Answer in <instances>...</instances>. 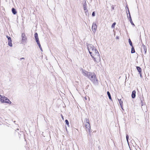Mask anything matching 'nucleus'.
Instances as JSON below:
<instances>
[{
	"mask_svg": "<svg viewBox=\"0 0 150 150\" xmlns=\"http://www.w3.org/2000/svg\"><path fill=\"white\" fill-rule=\"evenodd\" d=\"M92 54L93 56L92 57L95 62H99L100 61V56L99 52L96 48H95L92 52Z\"/></svg>",
	"mask_w": 150,
	"mask_h": 150,
	"instance_id": "obj_1",
	"label": "nucleus"
},
{
	"mask_svg": "<svg viewBox=\"0 0 150 150\" xmlns=\"http://www.w3.org/2000/svg\"><path fill=\"white\" fill-rule=\"evenodd\" d=\"M89 76L88 77L93 83H96L97 82V80L96 79L95 74L94 73H90L89 75Z\"/></svg>",
	"mask_w": 150,
	"mask_h": 150,
	"instance_id": "obj_2",
	"label": "nucleus"
},
{
	"mask_svg": "<svg viewBox=\"0 0 150 150\" xmlns=\"http://www.w3.org/2000/svg\"><path fill=\"white\" fill-rule=\"evenodd\" d=\"M0 101L1 103H5L8 104H11V102L6 97L2 96L0 95Z\"/></svg>",
	"mask_w": 150,
	"mask_h": 150,
	"instance_id": "obj_3",
	"label": "nucleus"
},
{
	"mask_svg": "<svg viewBox=\"0 0 150 150\" xmlns=\"http://www.w3.org/2000/svg\"><path fill=\"white\" fill-rule=\"evenodd\" d=\"M87 48L89 54L92 57H93V56L92 54V52L95 48L93 45L91 44H88L87 45Z\"/></svg>",
	"mask_w": 150,
	"mask_h": 150,
	"instance_id": "obj_4",
	"label": "nucleus"
},
{
	"mask_svg": "<svg viewBox=\"0 0 150 150\" xmlns=\"http://www.w3.org/2000/svg\"><path fill=\"white\" fill-rule=\"evenodd\" d=\"M85 120L86 121V122L85 123V126L87 129L86 131L87 132L88 131L89 132H90L91 127L90 126L89 120L87 118H85Z\"/></svg>",
	"mask_w": 150,
	"mask_h": 150,
	"instance_id": "obj_5",
	"label": "nucleus"
},
{
	"mask_svg": "<svg viewBox=\"0 0 150 150\" xmlns=\"http://www.w3.org/2000/svg\"><path fill=\"white\" fill-rule=\"evenodd\" d=\"M27 38L25 34L24 33H22L21 35V43H24L26 42Z\"/></svg>",
	"mask_w": 150,
	"mask_h": 150,
	"instance_id": "obj_6",
	"label": "nucleus"
},
{
	"mask_svg": "<svg viewBox=\"0 0 150 150\" xmlns=\"http://www.w3.org/2000/svg\"><path fill=\"white\" fill-rule=\"evenodd\" d=\"M141 51L142 53L145 54L146 52V48L145 46L143 44L141 47Z\"/></svg>",
	"mask_w": 150,
	"mask_h": 150,
	"instance_id": "obj_7",
	"label": "nucleus"
},
{
	"mask_svg": "<svg viewBox=\"0 0 150 150\" xmlns=\"http://www.w3.org/2000/svg\"><path fill=\"white\" fill-rule=\"evenodd\" d=\"M6 37L8 40V45L10 47H12V40L11 37L8 36H6Z\"/></svg>",
	"mask_w": 150,
	"mask_h": 150,
	"instance_id": "obj_8",
	"label": "nucleus"
},
{
	"mask_svg": "<svg viewBox=\"0 0 150 150\" xmlns=\"http://www.w3.org/2000/svg\"><path fill=\"white\" fill-rule=\"evenodd\" d=\"M97 26L96 25V23H93V24L92 27V29L93 31V32L94 33L95 32H96V30L97 29Z\"/></svg>",
	"mask_w": 150,
	"mask_h": 150,
	"instance_id": "obj_9",
	"label": "nucleus"
},
{
	"mask_svg": "<svg viewBox=\"0 0 150 150\" xmlns=\"http://www.w3.org/2000/svg\"><path fill=\"white\" fill-rule=\"evenodd\" d=\"M90 73L91 72H88L84 70H83L82 71L83 74L85 76H87V77H88V76H89V75L90 74Z\"/></svg>",
	"mask_w": 150,
	"mask_h": 150,
	"instance_id": "obj_10",
	"label": "nucleus"
},
{
	"mask_svg": "<svg viewBox=\"0 0 150 150\" xmlns=\"http://www.w3.org/2000/svg\"><path fill=\"white\" fill-rule=\"evenodd\" d=\"M83 7L85 12L86 13L88 11L87 9L86 8V1L85 0H84V4H83Z\"/></svg>",
	"mask_w": 150,
	"mask_h": 150,
	"instance_id": "obj_11",
	"label": "nucleus"
},
{
	"mask_svg": "<svg viewBox=\"0 0 150 150\" xmlns=\"http://www.w3.org/2000/svg\"><path fill=\"white\" fill-rule=\"evenodd\" d=\"M35 38L36 42L39 41L38 37V35L37 33H35Z\"/></svg>",
	"mask_w": 150,
	"mask_h": 150,
	"instance_id": "obj_12",
	"label": "nucleus"
},
{
	"mask_svg": "<svg viewBox=\"0 0 150 150\" xmlns=\"http://www.w3.org/2000/svg\"><path fill=\"white\" fill-rule=\"evenodd\" d=\"M136 91L135 90L133 91L132 92V97L133 98H134L136 97Z\"/></svg>",
	"mask_w": 150,
	"mask_h": 150,
	"instance_id": "obj_13",
	"label": "nucleus"
},
{
	"mask_svg": "<svg viewBox=\"0 0 150 150\" xmlns=\"http://www.w3.org/2000/svg\"><path fill=\"white\" fill-rule=\"evenodd\" d=\"M118 100H119V102L120 105L121 106V108L122 109H123V108H122V106H123V102H122V101L121 99H118Z\"/></svg>",
	"mask_w": 150,
	"mask_h": 150,
	"instance_id": "obj_14",
	"label": "nucleus"
},
{
	"mask_svg": "<svg viewBox=\"0 0 150 150\" xmlns=\"http://www.w3.org/2000/svg\"><path fill=\"white\" fill-rule=\"evenodd\" d=\"M12 11L14 15L16 14L17 13L16 10L14 8H12Z\"/></svg>",
	"mask_w": 150,
	"mask_h": 150,
	"instance_id": "obj_15",
	"label": "nucleus"
},
{
	"mask_svg": "<svg viewBox=\"0 0 150 150\" xmlns=\"http://www.w3.org/2000/svg\"><path fill=\"white\" fill-rule=\"evenodd\" d=\"M128 8V13L129 14V16H128L127 13V17L129 18V19H132V18H131V15H130V13L129 11V9H128V8Z\"/></svg>",
	"mask_w": 150,
	"mask_h": 150,
	"instance_id": "obj_16",
	"label": "nucleus"
},
{
	"mask_svg": "<svg viewBox=\"0 0 150 150\" xmlns=\"http://www.w3.org/2000/svg\"><path fill=\"white\" fill-rule=\"evenodd\" d=\"M107 94L108 96L109 99L111 100H112V98L111 97V96L110 94V92L108 91L107 92Z\"/></svg>",
	"mask_w": 150,
	"mask_h": 150,
	"instance_id": "obj_17",
	"label": "nucleus"
},
{
	"mask_svg": "<svg viewBox=\"0 0 150 150\" xmlns=\"http://www.w3.org/2000/svg\"><path fill=\"white\" fill-rule=\"evenodd\" d=\"M136 68L139 73H140L142 72L141 68L139 67H136Z\"/></svg>",
	"mask_w": 150,
	"mask_h": 150,
	"instance_id": "obj_18",
	"label": "nucleus"
},
{
	"mask_svg": "<svg viewBox=\"0 0 150 150\" xmlns=\"http://www.w3.org/2000/svg\"><path fill=\"white\" fill-rule=\"evenodd\" d=\"M135 52L134 48L133 46H132L131 53H134Z\"/></svg>",
	"mask_w": 150,
	"mask_h": 150,
	"instance_id": "obj_19",
	"label": "nucleus"
},
{
	"mask_svg": "<svg viewBox=\"0 0 150 150\" xmlns=\"http://www.w3.org/2000/svg\"><path fill=\"white\" fill-rule=\"evenodd\" d=\"M129 44L130 46H133L132 42V41H131L130 39H129Z\"/></svg>",
	"mask_w": 150,
	"mask_h": 150,
	"instance_id": "obj_20",
	"label": "nucleus"
},
{
	"mask_svg": "<svg viewBox=\"0 0 150 150\" xmlns=\"http://www.w3.org/2000/svg\"><path fill=\"white\" fill-rule=\"evenodd\" d=\"M37 42L39 48H41V47H41V45L40 44V41H38V42Z\"/></svg>",
	"mask_w": 150,
	"mask_h": 150,
	"instance_id": "obj_21",
	"label": "nucleus"
},
{
	"mask_svg": "<svg viewBox=\"0 0 150 150\" xmlns=\"http://www.w3.org/2000/svg\"><path fill=\"white\" fill-rule=\"evenodd\" d=\"M141 103L142 106H143L144 105L145 103L144 102V100H141Z\"/></svg>",
	"mask_w": 150,
	"mask_h": 150,
	"instance_id": "obj_22",
	"label": "nucleus"
},
{
	"mask_svg": "<svg viewBox=\"0 0 150 150\" xmlns=\"http://www.w3.org/2000/svg\"><path fill=\"white\" fill-rule=\"evenodd\" d=\"M129 21L130 22V23H131V24L132 25H133L134 26L135 25L134 24V23H133V21H132V19H129Z\"/></svg>",
	"mask_w": 150,
	"mask_h": 150,
	"instance_id": "obj_23",
	"label": "nucleus"
},
{
	"mask_svg": "<svg viewBox=\"0 0 150 150\" xmlns=\"http://www.w3.org/2000/svg\"><path fill=\"white\" fill-rule=\"evenodd\" d=\"M65 122L66 124L67 125H68V126H69V121H68V120H65Z\"/></svg>",
	"mask_w": 150,
	"mask_h": 150,
	"instance_id": "obj_24",
	"label": "nucleus"
},
{
	"mask_svg": "<svg viewBox=\"0 0 150 150\" xmlns=\"http://www.w3.org/2000/svg\"><path fill=\"white\" fill-rule=\"evenodd\" d=\"M116 25V23L115 22H114V23L112 25V26H111V27L112 28H114V27H115V25Z\"/></svg>",
	"mask_w": 150,
	"mask_h": 150,
	"instance_id": "obj_25",
	"label": "nucleus"
},
{
	"mask_svg": "<svg viewBox=\"0 0 150 150\" xmlns=\"http://www.w3.org/2000/svg\"><path fill=\"white\" fill-rule=\"evenodd\" d=\"M126 140H127V142L128 143V139H129V136L128 134H126Z\"/></svg>",
	"mask_w": 150,
	"mask_h": 150,
	"instance_id": "obj_26",
	"label": "nucleus"
},
{
	"mask_svg": "<svg viewBox=\"0 0 150 150\" xmlns=\"http://www.w3.org/2000/svg\"><path fill=\"white\" fill-rule=\"evenodd\" d=\"M92 16H95V12L93 11L92 13Z\"/></svg>",
	"mask_w": 150,
	"mask_h": 150,
	"instance_id": "obj_27",
	"label": "nucleus"
},
{
	"mask_svg": "<svg viewBox=\"0 0 150 150\" xmlns=\"http://www.w3.org/2000/svg\"><path fill=\"white\" fill-rule=\"evenodd\" d=\"M114 8H115L114 6H113V5H112V10H114Z\"/></svg>",
	"mask_w": 150,
	"mask_h": 150,
	"instance_id": "obj_28",
	"label": "nucleus"
},
{
	"mask_svg": "<svg viewBox=\"0 0 150 150\" xmlns=\"http://www.w3.org/2000/svg\"><path fill=\"white\" fill-rule=\"evenodd\" d=\"M23 59L24 60L25 59V58H23V57H22V58H20V60H22Z\"/></svg>",
	"mask_w": 150,
	"mask_h": 150,
	"instance_id": "obj_29",
	"label": "nucleus"
},
{
	"mask_svg": "<svg viewBox=\"0 0 150 150\" xmlns=\"http://www.w3.org/2000/svg\"><path fill=\"white\" fill-rule=\"evenodd\" d=\"M139 74H140V77H142V72H140V73H139Z\"/></svg>",
	"mask_w": 150,
	"mask_h": 150,
	"instance_id": "obj_30",
	"label": "nucleus"
},
{
	"mask_svg": "<svg viewBox=\"0 0 150 150\" xmlns=\"http://www.w3.org/2000/svg\"><path fill=\"white\" fill-rule=\"evenodd\" d=\"M40 50L41 51H42V48L41 47V48H40Z\"/></svg>",
	"mask_w": 150,
	"mask_h": 150,
	"instance_id": "obj_31",
	"label": "nucleus"
},
{
	"mask_svg": "<svg viewBox=\"0 0 150 150\" xmlns=\"http://www.w3.org/2000/svg\"><path fill=\"white\" fill-rule=\"evenodd\" d=\"M62 118H63V116L62 115Z\"/></svg>",
	"mask_w": 150,
	"mask_h": 150,
	"instance_id": "obj_32",
	"label": "nucleus"
},
{
	"mask_svg": "<svg viewBox=\"0 0 150 150\" xmlns=\"http://www.w3.org/2000/svg\"><path fill=\"white\" fill-rule=\"evenodd\" d=\"M16 122V121H14V122Z\"/></svg>",
	"mask_w": 150,
	"mask_h": 150,
	"instance_id": "obj_33",
	"label": "nucleus"
},
{
	"mask_svg": "<svg viewBox=\"0 0 150 150\" xmlns=\"http://www.w3.org/2000/svg\"><path fill=\"white\" fill-rule=\"evenodd\" d=\"M130 150H131L130 149Z\"/></svg>",
	"mask_w": 150,
	"mask_h": 150,
	"instance_id": "obj_34",
	"label": "nucleus"
}]
</instances>
